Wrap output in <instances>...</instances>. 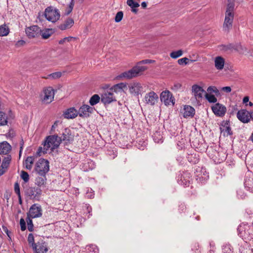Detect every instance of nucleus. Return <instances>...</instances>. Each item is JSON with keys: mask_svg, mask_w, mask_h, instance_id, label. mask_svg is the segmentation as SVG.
I'll list each match as a JSON object with an SVG mask.
<instances>
[{"mask_svg": "<svg viewBox=\"0 0 253 253\" xmlns=\"http://www.w3.org/2000/svg\"><path fill=\"white\" fill-rule=\"evenodd\" d=\"M61 141V138L57 135H50L47 137L43 148L40 147L38 149V153L42 152L43 154L46 153L47 151L50 149L51 151L58 147Z\"/></svg>", "mask_w": 253, "mask_h": 253, "instance_id": "obj_1", "label": "nucleus"}, {"mask_svg": "<svg viewBox=\"0 0 253 253\" xmlns=\"http://www.w3.org/2000/svg\"><path fill=\"white\" fill-rule=\"evenodd\" d=\"M43 15L47 20L52 23L56 22L60 17V13L59 10L51 6L45 9Z\"/></svg>", "mask_w": 253, "mask_h": 253, "instance_id": "obj_2", "label": "nucleus"}, {"mask_svg": "<svg viewBox=\"0 0 253 253\" xmlns=\"http://www.w3.org/2000/svg\"><path fill=\"white\" fill-rule=\"evenodd\" d=\"M49 169V162L46 160L40 159L36 164L35 170L39 175H45Z\"/></svg>", "mask_w": 253, "mask_h": 253, "instance_id": "obj_3", "label": "nucleus"}, {"mask_svg": "<svg viewBox=\"0 0 253 253\" xmlns=\"http://www.w3.org/2000/svg\"><path fill=\"white\" fill-rule=\"evenodd\" d=\"M55 94L54 89L51 86L43 88L41 94V99L45 103H50L54 99Z\"/></svg>", "mask_w": 253, "mask_h": 253, "instance_id": "obj_4", "label": "nucleus"}, {"mask_svg": "<svg viewBox=\"0 0 253 253\" xmlns=\"http://www.w3.org/2000/svg\"><path fill=\"white\" fill-rule=\"evenodd\" d=\"M42 191L40 187H31L28 188L26 191V195L30 199L39 201L42 195Z\"/></svg>", "mask_w": 253, "mask_h": 253, "instance_id": "obj_5", "label": "nucleus"}, {"mask_svg": "<svg viewBox=\"0 0 253 253\" xmlns=\"http://www.w3.org/2000/svg\"><path fill=\"white\" fill-rule=\"evenodd\" d=\"M160 99L166 106L174 104L175 99L169 90L162 91L160 94Z\"/></svg>", "mask_w": 253, "mask_h": 253, "instance_id": "obj_6", "label": "nucleus"}, {"mask_svg": "<svg viewBox=\"0 0 253 253\" xmlns=\"http://www.w3.org/2000/svg\"><path fill=\"white\" fill-rule=\"evenodd\" d=\"M42 209L38 204H34L30 208L27 216L32 218H38L42 215Z\"/></svg>", "mask_w": 253, "mask_h": 253, "instance_id": "obj_7", "label": "nucleus"}, {"mask_svg": "<svg viewBox=\"0 0 253 253\" xmlns=\"http://www.w3.org/2000/svg\"><path fill=\"white\" fill-rule=\"evenodd\" d=\"M191 90L192 95L196 101L198 103H200L203 97L204 93H206L205 90L202 87L197 84L192 85Z\"/></svg>", "mask_w": 253, "mask_h": 253, "instance_id": "obj_8", "label": "nucleus"}, {"mask_svg": "<svg viewBox=\"0 0 253 253\" xmlns=\"http://www.w3.org/2000/svg\"><path fill=\"white\" fill-rule=\"evenodd\" d=\"M25 32L29 38H34L39 37L41 33V29L37 25L27 27Z\"/></svg>", "mask_w": 253, "mask_h": 253, "instance_id": "obj_9", "label": "nucleus"}, {"mask_svg": "<svg viewBox=\"0 0 253 253\" xmlns=\"http://www.w3.org/2000/svg\"><path fill=\"white\" fill-rule=\"evenodd\" d=\"M213 114L217 117H223L227 111L226 108L223 105L216 103L211 107Z\"/></svg>", "mask_w": 253, "mask_h": 253, "instance_id": "obj_10", "label": "nucleus"}, {"mask_svg": "<svg viewBox=\"0 0 253 253\" xmlns=\"http://www.w3.org/2000/svg\"><path fill=\"white\" fill-rule=\"evenodd\" d=\"M158 95L154 91H150L146 93L144 97V101L146 104L154 106L158 101Z\"/></svg>", "mask_w": 253, "mask_h": 253, "instance_id": "obj_11", "label": "nucleus"}, {"mask_svg": "<svg viewBox=\"0 0 253 253\" xmlns=\"http://www.w3.org/2000/svg\"><path fill=\"white\" fill-rule=\"evenodd\" d=\"M129 92L134 95L137 96L143 91V86L138 82H133L128 85Z\"/></svg>", "mask_w": 253, "mask_h": 253, "instance_id": "obj_12", "label": "nucleus"}, {"mask_svg": "<svg viewBox=\"0 0 253 253\" xmlns=\"http://www.w3.org/2000/svg\"><path fill=\"white\" fill-rule=\"evenodd\" d=\"M234 19V13H225V19L223 25V29L225 31H229L232 27Z\"/></svg>", "mask_w": 253, "mask_h": 253, "instance_id": "obj_13", "label": "nucleus"}, {"mask_svg": "<svg viewBox=\"0 0 253 253\" xmlns=\"http://www.w3.org/2000/svg\"><path fill=\"white\" fill-rule=\"evenodd\" d=\"M11 161V156L7 155L4 157L2 160L1 165L0 167V176L3 174L8 169Z\"/></svg>", "mask_w": 253, "mask_h": 253, "instance_id": "obj_14", "label": "nucleus"}, {"mask_svg": "<svg viewBox=\"0 0 253 253\" xmlns=\"http://www.w3.org/2000/svg\"><path fill=\"white\" fill-rule=\"evenodd\" d=\"M250 112L245 109L239 110L237 114L238 119L243 123L250 122Z\"/></svg>", "mask_w": 253, "mask_h": 253, "instance_id": "obj_15", "label": "nucleus"}, {"mask_svg": "<svg viewBox=\"0 0 253 253\" xmlns=\"http://www.w3.org/2000/svg\"><path fill=\"white\" fill-rule=\"evenodd\" d=\"M93 107L87 105H83L78 111V115L81 117H87L93 112Z\"/></svg>", "mask_w": 253, "mask_h": 253, "instance_id": "obj_16", "label": "nucleus"}, {"mask_svg": "<svg viewBox=\"0 0 253 253\" xmlns=\"http://www.w3.org/2000/svg\"><path fill=\"white\" fill-rule=\"evenodd\" d=\"M101 101L104 104H108L116 101V99L113 92L107 91L101 95Z\"/></svg>", "mask_w": 253, "mask_h": 253, "instance_id": "obj_17", "label": "nucleus"}, {"mask_svg": "<svg viewBox=\"0 0 253 253\" xmlns=\"http://www.w3.org/2000/svg\"><path fill=\"white\" fill-rule=\"evenodd\" d=\"M33 249L36 253H44L48 251L46 244L42 241L36 244Z\"/></svg>", "mask_w": 253, "mask_h": 253, "instance_id": "obj_18", "label": "nucleus"}, {"mask_svg": "<svg viewBox=\"0 0 253 253\" xmlns=\"http://www.w3.org/2000/svg\"><path fill=\"white\" fill-rule=\"evenodd\" d=\"M135 77H136L132 68L118 75L116 79L117 80H130Z\"/></svg>", "mask_w": 253, "mask_h": 253, "instance_id": "obj_19", "label": "nucleus"}, {"mask_svg": "<svg viewBox=\"0 0 253 253\" xmlns=\"http://www.w3.org/2000/svg\"><path fill=\"white\" fill-rule=\"evenodd\" d=\"M183 116L185 118H192L195 113V109L189 105H184L182 111Z\"/></svg>", "mask_w": 253, "mask_h": 253, "instance_id": "obj_20", "label": "nucleus"}, {"mask_svg": "<svg viewBox=\"0 0 253 253\" xmlns=\"http://www.w3.org/2000/svg\"><path fill=\"white\" fill-rule=\"evenodd\" d=\"M11 151V146L6 141L0 142V154L9 155Z\"/></svg>", "mask_w": 253, "mask_h": 253, "instance_id": "obj_21", "label": "nucleus"}, {"mask_svg": "<svg viewBox=\"0 0 253 253\" xmlns=\"http://www.w3.org/2000/svg\"><path fill=\"white\" fill-rule=\"evenodd\" d=\"M221 133H222L224 136H227L232 134L231 129L228 122H223L220 127Z\"/></svg>", "mask_w": 253, "mask_h": 253, "instance_id": "obj_22", "label": "nucleus"}, {"mask_svg": "<svg viewBox=\"0 0 253 253\" xmlns=\"http://www.w3.org/2000/svg\"><path fill=\"white\" fill-rule=\"evenodd\" d=\"M78 115V110L73 107L67 109L63 114L64 117L67 119H74Z\"/></svg>", "mask_w": 253, "mask_h": 253, "instance_id": "obj_23", "label": "nucleus"}, {"mask_svg": "<svg viewBox=\"0 0 253 253\" xmlns=\"http://www.w3.org/2000/svg\"><path fill=\"white\" fill-rule=\"evenodd\" d=\"M214 63L215 68L218 70H221L224 68L225 60L222 57L218 56L214 58Z\"/></svg>", "mask_w": 253, "mask_h": 253, "instance_id": "obj_24", "label": "nucleus"}, {"mask_svg": "<svg viewBox=\"0 0 253 253\" xmlns=\"http://www.w3.org/2000/svg\"><path fill=\"white\" fill-rule=\"evenodd\" d=\"M147 67L142 66V64L140 63V62H138L137 64L132 68V70L136 77L140 75L142 73L147 70Z\"/></svg>", "mask_w": 253, "mask_h": 253, "instance_id": "obj_25", "label": "nucleus"}, {"mask_svg": "<svg viewBox=\"0 0 253 253\" xmlns=\"http://www.w3.org/2000/svg\"><path fill=\"white\" fill-rule=\"evenodd\" d=\"M74 24V20L72 18H69L59 26V28L61 30H65L71 28L73 26Z\"/></svg>", "mask_w": 253, "mask_h": 253, "instance_id": "obj_26", "label": "nucleus"}, {"mask_svg": "<svg viewBox=\"0 0 253 253\" xmlns=\"http://www.w3.org/2000/svg\"><path fill=\"white\" fill-rule=\"evenodd\" d=\"M126 87V84L124 83H121L113 85L111 88L110 90L112 91V92L116 93H122L123 91V89Z\"/></svg>", "mask_w": 253, "mask_h": 253, "instance_id": "obj_27", "label": "nucleus"}, {"mask_svg": "<svg viewBox=\"0 0 253 253\" xmlns=\"http://www.w3.org/2000/svg\"><path fill=\"white\" fill-rule=\"evenodd\" d=\"M46 181V178L45 175H40L37 177L35 179V184L37 185L38 187L44 186Z\"/></svg>", "mask_w": 253, "mask_h": 253, "instance_id": "obj_28", "label": "nucleus"}, {"mask_svg": "<svg viewBox=\"0 0 253 253\" xmlns=\"http://www.w3.org/2000/svg\"><path fill=\"white\" fill-rule=\"evenodd\" d=\"M199 57L198 55H196L195 59H192V60H189L187 57H184V58L178 59L177 61V62H178V64H179V65H183V64L187 65L188 63V62L189 61L191 62H194L196 61H198Z\"/></svg>", "mask_w": 253, "mask_h": 253, "instance_id": "obj_29", "label": "nucleus"}, {"mask_svg": "<svg viewBox=\"0 0 253 253\" xmlns=\"http://www.w3.org/2000/svg\"><path fill=\"white\" fill-rule=\"evenodd\" d=\"M34 162V158L33 157H28L24 163V165L27 169H31Z\"/></svg>", "mask_w": 253, "mask_h": 253, "instance_id": "obj_30", "label": "nucleus"}, {"mask_svg": "<svg viewBox=\"0 0 253 253\" xmlns=\"http://www.w3.org/2000/svg\"><path fill=\"white\" fill-rule=\"evenodd\" d=\"M127 4L131 8V11L136 13L137 11V10L136 8L139 6V4L137 2L134 1L133 0H127Z\"/></svg>", "mask_w": 253, "mask_h": 253, "instance_id": "obj_31", "label": "nucleus"}, {"mask_svg": "<svg viewBox=\"0 0 253 253\" xmlns=\"http://www.w3.org/2000/svg\"><path fill=\"white\" fill-rule=\"evenodd\" d=\"M61 139L66 143H70L73 140V136L66 131L65 133H63Z\"/></svg>", "mask_w": 253, "mask_h": 253, "instance_id": "obj_32", "label": "nucleus"}, {"mask_svg": "<svg viewBox=\"0 0 253 253\" xmlns=\"http://www.w3.org/2000/svg\"><path fill=\"white\" fill-rule=\"evenodd\" d=\"M154 141L156 143H161L163 142V136L160 131H156L153 135Z\"/></svg>", "mask_w": 253, "mask_h": 253, "instance_id": "obj_33", "label": "nucleus"}, {"mask_svg": "<svg viewBox=\"0 0 253 253\" xmlns=\"http://www.w3.org/2000/svg\"><path fill=\"white\" fill-rule=\"evenodd\" d=\"M53 33L52 30L49 29H45L43 30H41V35L43 39H48Z\"/></svg>", "mask_w": 253, "mask_h": 253, "instance_id": "obj_34", "label": "nucleus"}, {"mask_svg": "<svg viewBox=\"0 0 253 253\" xmlns=\"http://www.w3.org/2000/svg\"><path fill=\"white\" fill-rule=\"evenodd\" d=\"M100 100H101V98L98 94H94L90 98L89 102L90 105L94 106L97 104Z\"/></svg>", "mask_w": 253, "mask_h": 253, "instance_id": "obj_35", "label": "nucleus"}, {"mask_svg": "<svg viewBox=\"0 0 253 253\" xmlns=\"http://www.w3.org/2000/svg\"><path fill=\"white\" fill-rule=\"evenodd\" d=\"M207 92L205 93H214L215 95L218 96L220 94L219 90L215 86H210L207 88Z\"/></svg>", "mask_w": 253, "mask_h": 253, "instance_id": "obj_36", "label": "nucleus"}, {"mask_svg": "<svg viewBox=\"0 0 253 253\" xmlns=\"http://www.w3.org/2000/svg\"><path fill=\"white\" fill-rule=\"evenodd\" d=\"M205 96L209 103H215L217 102V98L212 94L205 93Z\"/></svg>", "mask_w": 253, "mask_h": 253, "instance_id": "obj_37", "label": "nucleus"}, {"mask_svg": "<svg viewBox=\"0 0 253 253\" xmlns=\"http://www.w3.org/2000/svg\"><path fill=\"white\" fill-rule=\"evenodd\" d=\"M9 32L8 27L5 25L0 26V36H6Z\"/></svg>", "mask_w": 253, "mask_h": 253, "instance_id": "obj_38", "label": "nucleus"}, {"mask_svg": "<svg viewBox=\"0 0 253 253\" xmlns=\"http://www.w3.org/2000/svg\"><path fill=\"white\" fill-rule=\"evenodd\" d=\"M7 124V118L6 114L0 112V126H5Z\"/></svg>", "mask_w": 253, "mask_h": 253, "instance_id": "obj_39", "label": "nucleus"}, {"mask_svg": "<svg viewBox=\"0 0 253 253\" xmlns=\"http://www.w3.org/2000/svg\"><path fill=\"white\" fill-rule=\"evenodd\" d=\"M234 9V0H229L225 13H233Z\"/></svg>", "mask_w": 253, "mask_h": 253, "instance_id": "obj_40", "label": "nucleus"}, {"mask_svg": "<svg viewBox=\"0 0 253 253\" xmlns=\"http://www.w3.org/2000/svg\"><path fill=\"white\" fill-rule=\"evenodd\" d=\"M183 54V51L182 50H178L177 51H172L170 53V57L173 59L177 58L180 57Z\"/></svg>", "mask_w": 253, "mask_h": 253, "instance_id": "obj_41", "label": "nucleus"}, {"mask_svg": "<svg viewBox=\"0 0 253 253\" xmlns=\"http://www.w3.org/2000/svg\"><path fill=\"white\" fill-rule=\"evenodd\" d=\"M62 73L60 72H55L48 75L45 79H57L61 77Z\"/></svg>", "mask_w": 253, "mask_h": 253, "instance_id": "obj_42", "label": "nucleus"}, {"mask_svg": "<svg viewBox=\"0 0 253 253\" xmlns=\"http://www.w3.org/2000/svg\"><path fill=\"white\" fill-rule=\"evenodd\" d=\"M74 5V0H71L69 5L66 7L65 14L67 15H69L72 11Z\"/></svg>", "mask_w": 253, "mask_h": 253, "instance_id": "obj_43", "label": "nucleus"}, {"mask_svg": "<svg viewBox=\"0 0 253 253\" xmlns=\"http://www.w3.org/2000/svg\"><path fill=\"white\" fill-rule=\"evenodd\" d=\"M236 50L240 54H246L247 52V48L241 44L237 45L236 47Z\"/></svg>", "mask_w": 253, "mask_h": 253, "instance_id": "obj_44", "label": "nucleus"}, {"mask_svg": "<svg viewBox=\"0 0 253 253\" xmlns=\"http://www.w3.org/2000/svg\"><path fill=\"white\" fill-rule=\"evenodd\" d=\"M32 217H30L27 216V217L26 218V221L27 222V226H28V229L30 231H32L33 230V227L34 225L33 224V221L32 219Z\"/></svg>", "mask_w": 253, "mask_h": 253, "instance_id": "obj_45", "label": "nucleus"}, {"mask_svg": "<svg viewBox=\"0 0 253 253\" xmlns=\"http://www.w3.org/2000/svg\"><path fill=\"white\" fill-rule=\"evenodd\" d=\"M20 176L21 178L24 181L25 183L28 182L29 180V175L27 172L22 170L21 172Z\"/></svg>", "mask_w": 253, "mask_h": 253, "instance_id": "obj_46", "label": "nucleus"}, {"mask_svg": "<svg viewBox=\"0 0 253 253\" xmlns=\"http://www.w3.org/2000/svg\"><path fill=\"white\" fill-rule=\"evenodd\" d=\"M28 241L29 244L31 245L32 248L36 245L34 242V237L32 233H30L28 235Z\"/></svg>", "mask_w": 253, "mask_h": 253, "instance_id": "obj_47", "label": "nucleus"}, {"mask_svg": "<svg viewBox=\"0 0 253 253\" xmlns=\"http://www.w3.org/2000/svg\"><path fill=\"white\" fill-rule=\"evenodd\" d=\"M123 17V12L122 11L118 12L115 16V20L116 22H120Z\"/></svg>", "mask_w": 253, "mask_h": 253, "instance_id": "obj_48", "label": "nucleus"}, {"mask_svg": "<svg viewBox=\"0 0 253 253\" xmlns=\"http://www.w3.org/2000/svg\"><path fill=\"white\" fill-rule=\"evenodd\" d=\"M20 225L22 231H24L26 229V223L23 218H21L20 220Z\"/></svg>", "mask_w": 253, "mask_h": 253, "instance_id": "obj_49", "label": "nucleus"}, {"mask_svg": "<svg viewBox=\"0 0 253 253\" xmlns=\"http://www.w3.org/2000/svg\"><path fill=\"white\" fill-rule=\"evenodd\" d=\"M14 191L15 193L18 196L20 194V186L18 183H15L14 184Z\"/></svg>", "mask_w": 253, "mask_h": 253, "instance_id": "obj_50", "label": "nucleus"}, {"mask_svg": "<svg viewBox=\"0 0 253 253\" xmlns=\"http://www.w3.org/2000/svg\"><path fill=\"white\" fill-rule=\"evenodd\" d=\"M72 39H73V37H68L64 38L59 41V44H63L64 42H69Z\"/></svg>", "mask_w": 253, "mask_h": 253, "instance_id": "obj_51", "label": "nucleus"}, {"mask_svg": "<svg viewBox=\"0 0 253 253\" xmlns=\"http://www.w3.org/2000/svg\"><path fill=\"white\" fill-rule=\"evenodd\" d=\"M14 135H15L14 131L12 129H9L8 133H6V137H9V138H12L14 137Z\"/></svg>", "mask_w": 253, "mask_h": 253, "instance_id": "obj_52", "label": "nucleus"}, {"mask_svg": "<svg viewBox=\"0 0 253 253\" xmlns=\"http://www.w3.org/2000/svg\"><path fill=\"white\" fill-rule=\"evenodd\" d=\"M86 196L88 198L91 199L94 197L93 192L92 191V190L90 189V191L89 190L86 192Z\"/></svg>", "mask_w": 253, "mask_h": 253, "instance_id": "obj_53", "label": "nucleus"}, {"mask_svg": "<svg viewBox=\"0 0 253 253\" xmlns=\"http://www.w3.org/2000/svg\"><path fill=\"white\" fill-rule=\"evenodd\" d=\"M221 90L227 93H229L231 91V88L230 86L222 87L221 88Z\"/></svg>", "mask_w": 253, "mask_h": 253, "instance_id": "obj_54", "label": "nucleus"}, {"mask_svg": "<svg viewBox=\"0 0 253 253\" xmlns=\"http://www.w3.org/2000/svg\"><path fill=\"white\" fill-rule=\"evenodd\" d=\"M25 42L23 40H19L16 43V46L17 47H20L25 44Z\"/></svg>", "mask_w": 253, "mask_h": 253, "instance_id": "obj_55", "label": "nucleus"}, {"mask_svg": "<svg viewBox=\"0 0 253 253\" xmlns=\"http://www.w3.org/2000/svg\"><path fill=\"white\" fill-rule=\"evenodd\" d=\"M154 62V60H150V59H145V60H143L140 61V63H141L142 64H149V63H153Z\"/></svg>", "mask_w": 253, "mask_h": 253, "instance_id": "obj_56", "label": "nucleus"}, {"mask_svg": "<svg viewBox=\"0 0 253 253\" xmlns=\"http://www.w3.org/2000/svg\"><path fill=\"white\" fill-rule=\"evenodd\" d=\"M59 123V121H56L54 122V124L52 126L51 130V131H54L55 128L57 126Z\"/></svg>", "mask_w": 253, "mask_h": 253, "instance_id": "obj_57", "label": "nucleus"}, {"mask_svg": "<svg viewBox=\"0 0 253 253\" xmlns=\"http://www.w3.org/2000/svg\"><path fill=\"white\" fill-rule=\"evenodd\" d=\"M20 145V151H19V155H20L21 153V152H22V150L23 149V145H24V141H23V140H22L21 141Z\"/></svg>", "mask_w": 253, "mask_h": 253, "instance_id": "obj_58", "label": "nucleus"}, {"mask_svg": "<svg viewBox=\"0 0 253 253\" xmlns=\"http://www.w3.org/2000/svg\"><path fill=\"white\" fill-rule=\"evenodd\" d=\"M249 97L248 96H245V97H244L243 101V102L245 103L248 102L249 101Z\"/></svg>", "mask_w": 253, "mask_h": 253, "instance_id": "obj_59", "label": "nucleus"}, {"mask_svg": "<svg viewBox=\"0 0 253 253\" xmlns=\"http://www.w3.org/2000/svg\"><path fill=\"white\" fill-rule=\"evenodd\" d=\"M141 6L143 8H145L147 6V3L145 1H143L141 3Z\"/></svg>", "mask_w": 253, "mask_h": 253, "instance_id": "obj_60", "label": "nucleus"}, {"mask_svg": "<svg viewBox=\"0 0 253 253\" xmlns=\"http://www.w3.org/2000/svg\"><path fill=\"white\" fill-rule=\"evenodd\" d=\"M18 199H19V202L20 204H22V198H21V195H18Z\"/></svg>", "mask_w": 253, "mask_h": 253, "instance_id": "obj_61", "label": "nucleus"}, {"mask_svg": "<svg viewBox=\"0 0 253 253\" xmlns=\"http://www.w3.org/2000/svg\"><path fill=\"white\" fill-rule=\"evenodd\" d=\"M251 119H252V120H253V111L252 112H250V120Z\"/></svg>", "mask_w": 253, "mask_h": 253, "instance_id": "obj_62", "label": "nucleus"}, {"mask_svg": "<svg viewBox=\"0 0 253 253\" xmlns=\"http://www.w3.org/2000/svg\"><path fill=\"white\" fill-rule=\"evenodd\" d=\"M86 208H87V210L88 213H90V212L91 211V210H92L91 208L89 206H87L86 207Z\"/></svg>", "mask_w": 253, "mask_h": 253, "instance_id": "obj_63", "label": "nucleus"}, {"mask_svg": "<svg viewBox=\"0 0 253 253\" xmlns=\"http://www.w3.org/2000/svg\"><path fill=\"white\" fill-rule=\"evenodd\" d=\"M250 139L253 142V132L252 133Z\"/></svg>", "mask_w": 253, "mask_h": 253, "instance_id": "obj_64", "label": "nucleus"}]
</instances>
